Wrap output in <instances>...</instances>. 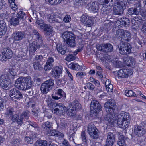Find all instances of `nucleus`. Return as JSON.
Here are the masks:
<instances>
[{
	"mask_svg": "<svg viewBox=\"0 0 146 146\" xmlns=\"http://www.w3.org/2000/svg\"><path fill=\"white\" fill-rule=\"evenodd\" d=\"M14 97L15 99H20L23 97V95L18 90L16 94L14 96Z\"/></svg>",
	"mask_w": 146,
	"mask_h": 146,
	"instance_id": "obj_59",
	"label": "nucleus"
},
{
	"mask_svg": "<svg viewBox=\"0 0 146 146\" xmlns=\"http://www.w3.org/2000/svg\"><path fill=\"white\" fill-rule=\"evenodd\" d=\"M53 66V64L46 62L44 67V69L45 71L49 70L51 69Z\"/></svg>",
	"mask_w": 146,
	"mask_h": 146,
	"instance_id": "obj_56",
	"label": "nucleus"
},
{
	"mask_svg": "<svg viewBox=\"0 0 146 146\" xmlns=\"http://www.w3.org/2000/svg\"><path fill=\"white\" fill-rule=\"evenodd\" d=\"M81 107V105L79 104V102L75 100L72 103L70 108L77 111L80 109Z\"/></svg>",
	"mask_w": 146,
	"mask_h": 146,
	"instance_id": "obj_29",
	"label": "nucleus"
},
{
	"mask_svg": "<svg viewBox=\"0 0 146 146\" xmlns=\"http://www.w3.org/2000/svg\"><path fill=\"white\" fill-rule=\"evenodd\" d=\"M53 66V64L46 62L44 67V69L45 71L49 70L51 69Z\"/></svg>",
	"mask_w": 146,
	"mask_h": 146,
	"instance_id": "obj_55",
	"label": "nucleus"
},
{
	"mask_svg": "<svg viewBox=\"0 0 146 146\" xmlns=\"http://www.w3.org/2000/svg\"><path fill=\"white\" fill-rule=\"evenodd\" d=\"M25 34L23 32L18 31L15 32L13 34V39L14 41H20L24 37Z\"/></svg>",
	"mask_w": 146,
	"mask_h": 146,
	"instance_id": "obj_17",
	"label": "nucleus"
},
{
	"mask_svg": "<svg viewBox=\"0 0 146 146\" xmlns=\"http://www.w3.org/2000/svg\"><path fill=\"white\" fill-rule=\"evenodd\" d=\"M103 51L105 52H110L112 51L113 50V46L110 43L103 44Z\"/></svg>",
	"mask_w": 146,
	"mask_h": 146,
	"instance_id": "obj_28",
	"label": "nucleus"
},
{
	"mask_svg": "<svg viewBox=\"0 0 146 146\" xmlns=\"http://www.w3.org/2000/svg\"><path fill=\"white\" fill-rule=\"evenodd\" d=\"M131 118L129 114L123 111L117 115V121L119 127L123 128H127L130 123Z\"/></svg>",
	"mask_w": 146,
	"mask_h": 146,
	"instance_id": "obj_3",
	"label": "nucleus"
},
{
	"mask_svg": "<svg viewBox=\"0 0 146 146\" xmlns=\"http://www.w3.org/2000/svg\"><path fill=\"white\" fill-rule=\"evenodd\" d=\"M124 32V30L122 29H119L116 31L115 34L116 37L117 38H121V40L122 42L123 41H122V36Z\"/></svg>",
	"mask_w": 146,
	"mask_h": 146,
	"instance_id": "obj_37",
	"label": "nucleus"
},
{
	"mask_svg": "<svg viewBox=\"0 0 146 146\" xmlns=\"http://www.w3.org/2000/svg\"><path fill=\"white\" fill-rule=\"evenodd\" d=\"M47 141L46 140H37L35 143V146H47Z\"/></svg>",
	"mask_w": 146,
	"mask_h": 146,
	"instance_id": "obj_38",
	"label": "nucleus"
},
{
	"mask_svg": "<svg viewBox=\"0 0 146 146\" xmlns=\"http://www.w3.org/2000/svg\"><path fill=\"white\" fill-rule=\"evenodd\" d=\"M69 67L73 70H81L83 69L82 66L79 65L78 63H72L69 64Z\"/></svg>",
	"mask_w": 146,
	"mask_h": 146,
	"instance_id": "obj_30",
	"label": "nucleus"
},
{
	"mask_svg": "<svg viewBox=\"0 0 146 146\" xmlns=\"http://www.w3.org/2000/svg\"><path fill=\"white\" fill-rule=\"evenodd\" d=\"M91 138L93 139H96L99 137L98 131L97 129L92 130L88 133Z\"/></svg>",
	"mask_w": 146,
	"mask_h": 146,
	"instance_id": "obj_32",
	"label": "nucleus"
},
{
	"mask_svg": "<svg viewBox=\"0 0 146 146\" xmlns=\"http://www.w3.org/2000/svg\"><path fill=\"white\" fill-rule=\"evenodd\" d=\"M3 52L0 56V60L2 61H6L8 59H10L12 56L13 52L9 48L3 49Z\"/></svg>",
	"mask_w": 146,
	"mask_h": 146,
	"instance_id": "obj_10",
	"label": "nucleus"
},
{
	"mask_svg": "<svg viewBox=\"0 0 146 146\" xmlns=\"http://www.w3.org/2000/svg\"><path fill=\"white\" fill-rule=\"evenodd\" d=\"M66 108L61 103L57 104L52 110V112L58 115H61L65 114Z\"/></svg>",
	"mask_w": 146,
	"mask_h": 146,
	"instance_id": "obj_8",
	"label": "nucleus"
},
{
	"mask_svg": "<svg viewBox=\"0 0 146 146\" xmlns=\"http://www.w3.org/2000/svg\"><path fill=\"white\" fill-rule=\"evenodd\" d=\"M115 140L114 134L111 132H108L105 146H112L115 142Z\"/></svg>",
	"mask_w": 146,
	"mask_h": 146,
	"instance_id": "obj_15",
	"label": "nucleus"
},
{
	"mask_svg": "<svg viewBox=\"0 0 146 146\" xmlns=\"http://www.w3.org/2000/svg\"><path fill=\"white\" fill-rule=\"evenodd\" d=\"M80 21L82 23L85 24V25L87 27H91L92 25V20L88 16L85 15H82V16Z\"/></svg>",
	"mask_w": 146,
	"mask_h": 146,
	"instance_id": "obj_20",
	"label": "nucleus"
},
{
	"mask_svg": "<svg viewBox=\"0 0 146 146\" xmlns=\"http://www.w3.org/2000/svg\"><path fill=\"white\" fill-rule=\"evenodd\" d=\"M33 84L31 77L29 76L20 77L15 81V86L21 90H25L30 88Z\"/></svg>",
	"mask_w": 146,
	"mask_h": 146,
	"instance_id": "obj_2",
	"label": "nucleus"
},
{
	"mask_svg": "<svg viewBox=\"0 0 146 146\" xmlns=\"http://www.w3.org/2000/svg\"><path fill=\"white\" fill-rule=\"evenodd\" d=\"M54 80L50 79L44 82L40 87L42 93L44 94H47L49 91L51 90L54 86Z\"/></svg>",
	"mask_w": 146,
	"mask_h": 146,
	"instance_id": "obj_5",
	"label": "nucleus"
},
{
	"mask_svg": "<svg viewBox=\"0 0 146 146\" xmlns=\"http://www.w3.org/2000/svg\"><path fill=\"white\" fill-rule=\"evenodd\" d=\"M146 130L142 123L139 125H135L134 127V133L137 137H140L143 136L146 133Z\"/></svg>",
	"mask_w": 146,
	"mask_h": 146,
	"instance_id": "obj_9",
	"label": "nucleus"
},
{
	"mask_svg": "<svg viewBox=\"0 0 146 146\" xmlns=\"http://www.w3.org/2000/svg\"><path fill=\"white\" fill-rule=\"evenodd\" d=\"M50 4L56 5L60 3L62 0H45Z\"/></svg>",
	"mask_w": 146,
	"mask_h": 146,
	"instance_id": "obj_49",
	"label": "nucleus"
},
{
	"mask_svg": "<svg viewBox=\"0 0 146 146\" xmlns=\"http://www.w3.org/2000/svg\"><path fill=\"white\" fill-rule=\"evenodd\" d=\"M0 85L3 89L7 90L11 87L10 82L8 79L4 75L0 77Z\"/></svg>",
	"mask_w": 146,
	"mask_h": 146,
	"instance_id": "obj_11",
	"label": "nucleus"
},
{
	"mask_svg": "<svg viewBox=\"0 0 146 146\" xmlns=\"http://www.w3.org/2000/svg\"><path fill=\"white\" fill-rule=\"evenodd\" d=\"M21 117L23 119H28L29 117V112L27 110H26L23 112L21 115Z\"/></svg>",
	"mask_w": 146,
	"mask_h": 146,
	"instance_id": "obj_48",
	"label": "nucleus"
},
{
	"mask_svg": "<svg viewBox=\"0 0 146 146\" xmlns=\"http://www.w3.org/2000/svg\"><path fill=\"white\" fill-rule=\"evenodd\" d=\"M56 48L59 53L63 55L66 52L67 48L65 45L58 43L56 44Z\"/></svg>",
	"mask_w": 146,
	"mask_h": 146,
	"instance_id": "obj_23",
	"label": "nucleus"
},
{
	"mask_svg": "<svg viewBox=\"0 0 146 146\" xmlns=\"http://www.w3.org/2000/svg\"><path fill=\"white\" fill-rule=\"evenodd\" d=\"M41 29L45 32L44 33L46 36H49L51 34L52 35L53 33V28L50 25L45 23Z\"/></svg>",
	"mask_w": 146,
	"mask_h": 146,
	"instance_id": "obj_16",
	"label": "nucleus"
},
{
	"mask_svg": "<svg viewBox=\"0 0 146 146\" xmlns=\"http://www.w3.org/2000/svg\"><path fill=\"white\" fill-rule=\"evenodd\" d=\"M62 68L60 66H55L52 69L50 73L54 78H58L62 74Z\"/></svg>",
	"mask_w": 146,
	"mask_h": 146,
	"instance_id": "obj_12",
	"label": "nucleus"
},
{
	"mask_svg": "<svg viewBox=\"0 0 146 146\" xmlns=\"http://www.w3.org/2000/svg\"><path fill=\"white\" fill-rule=\"evenodd\" d=\"M86 85L84 87L85 89L88 88L90 90H93L95 88L94 85L90 82L86 83Z\"/></svg>",
	"mask_w": 146,
	"mask_h": 146,
	"instance_id": "obj_51",
	"label": "nucleus"
},
{
	"mask_svg": "<svg viewBox=\"0 0 146 146\" xmlns=\"http://www.w3.org/2000/svg\"><path fill=\"white\" fill-rule=\"evenodd\" d=\"M76 37L74 35V36L71 37L70 39H68L66 41V44L67 46L70 47H74L76 45V43L75 41Z\"/></svg>",
	"mask_w": 146,
	"mask_h": 146,
	"instance_id": "obj_24",
	"label": "nucleus"
},
{
	"mask_svg": "<svg viewBox=\"0 0 146 146\" xmlns=\"http://www.w3.org/2000/svg\"><path fill=\"white\" fill-rule=\"evenodd\" d=\"M10 21L12 25L14 26H16L19 24V20L16 16L11 18L10 19Z\"/></svg>",
	"mask_w": 146,
	"mask_h": 146,
	"instance_id": "obj_36",
	"label": "nucleus"
},
{
	"mask_svg": "<svg viewBox=\"0 0 146 146\" xmlns=\"http://www.w3.org/2000/svg\"><path fill=\"white\" fill-rule=\"evenodd\" d=\"M17 16L19 19V20H23L26 19L27 16L25 13L24 12L20 11L17 13Z\"/></svg>",
	"mask_w": 146,
	"mask_h": 146,
	"instance_id": "obj_42",
	"label": "nucleus"
},
{
	"mask_svg": "<svg viewBox=\"0 0 146 146\" xmlns=\"http://www.w3.org/2000/svg\"><path fill=\"white\" fill-rule=\"evenodd\" d=\"M46 101L47 103L48 106L50 107H53L56 104V103L53 102L52 99L51 98L48 97L46 98Z\"/></svg>",
	"mask_w": 146,
	"mask_h": 146,
	"instance_id": "obj_43",
	"label": "nucleus"
},
{
	"mask_svg": "<svg viewBox=\"0 0 146 146\" xmlns=\"http://www.w3.org/2000/svg\"><path fill=\"white\" fill-rule=\"evenodd\" d=\"M128 139L123 137H119L117 144L119 146H126L128 144Z\"/></svg>",
	"mask_w": 146,
	"mask_h": 146,
	"instance_id": "obj_27",
	"label": "nucleus"
},
{
	"mask_svg": "<svg viewBox=\"0 0 146 146\" xmlns=\"http://www.w3.org/2000/svg\"><path fill=\"white\" fill-rule=\"evenodd\" d=\"M53 124L52 122L47 121L43 123L42 125L41 126L42 128L45 130H47L52 128Z\"/></svg>",
	"mask_w": 146,
	"mask_h": 146,
	"instance_id": "obj_35",
	"label": "nucleus"
},
{
	"mask_svg": "<svg viewBox=\"0 0 146 146\" xmlns=\"http://www.w3.org/2000/svg\"><path fill=\"white\" fill-rule=\"evenodd\" d=\"M32 34L33 37H35L37 40V41H39L40 44H39L40 46H43V40L41 35L40 34L38 31L36 29H34L32 30Z\"/></svg>",
	"mask_w": 146,
	"mask_h": 146,
	"instance_id": "obj_21",
	"label": "nucleus"
},
{
	"mask_svg": "<svg viewBox=\"0 0 146 146\" xmlns=\"http://www.w3.org/2000/svg\"><path fill=\"white\" fill-rule=\"evenodd\" d=\"M117 73L118 77L123 78L128 77L132 74L130 70L127 69H120Z\"/></svg>",
	"mask_w": 146,
	"mask_h": 146,
	"instance_id": "obj_13",
	"label": "nucleus"
},
{
	"mask_svg": "<svg viewBox=\"0 0 146 146\" xmlns=\"http://www.w3.org/2000/svg\"><path fill=\"white\" fill-rule=\"evenodd\" d=\"M63 21L66 23H68L71 20V18L70 15H66L63 19Z\"/></svg>",
	"mask_w": 146,
	"mask_h": 146,
	"instance_id": "obj_64",
	"label": "nucleus"
},
{
	"mask_svg": "<svg viewBox=\"0 0 146 146\" xmlns=\"http://www.w3.org/2000/svg\"><path fill=\"white\" fill-rule=\"evenodd\" d=\"M40 44V42L39 41L37 42L33 41L32 43L29 44V50L30 52L34 53L36 51L40 48H43L45 46V45L43 42V46H40L39 44Z\"/></svg>",
	"mask_w": 146,
	"mask_h": 146,
	"instance_id": "obj_14",
	"label": "nucleus"
},
{
	"mask_svg": "<svg viewBox=\"0 0 146 146\" xmlns=\"http://www.w3.org/2000/svg\"><path fill=\"white\" fill-rule=\"evenodd\" d=\"M132 48L129 43H123L120 45L119 52L123 55H127L131 52Z\"/></svg>",
	"mask_w": 146,
	"mask_h": 146,
	"instance_id": "obj_7",
	"label": "nucleus"
},
{
	"mask_svg": "<svg viewBox=\"0 0 146 146\" xmlns=\"http://www.w3.org/2000/svg\"><path fill=\"white\" fill-rule=\"evenodd\" d=\"M86 135L85 132L84 131H82L81 136L82 140V141L85 142L86 143L87 140L86 139Z\"/></svg>",
	"mask_w": 146,
	"mask_h": 146,
	"instance_id": "obj_63",
	"label": "nucleus"
},
{
	"mask_svg": "<svg viewBox=\"0 0 146 146\" xmlns=\"http://www.w3.org/2000/svg\"><path fill=\"white\" fill-rule=\"evenodd\" d=\"M25 140L27 143L32 144L33 143V139L31 137L27 136L25 138Z\"/></svg>",
	"mask_w": 146,
	"mask_h": 146,
	"instance_id": "obj_61",
	"label": "nucleus"
},
{
	"mask_svg": "<svg viewBox=\"0 0 146 146\" xmlns=\"http://www.w3.org/2000/svg\"><path fill=\"white\" fill-rule=\"evenodd\" d=\"M43 59V56L42 55H36L33 60L34 62H39Z\"/></svg>",
	"mask_w": 146,
	"mask_h": 146,
	"instance_id": "obj_54",
	"label": "nucleus"
},
{
	"mask_svg": "<svg viewBox=\"0 0 146 146\" xmlns=\"http://www.w3.org/2000/svg\"><path fill=\"white\" fill-rule=\"evenodd\" d=\"M56 94L60 97H64L65 96V93L61 89H58L56 90Z\"/></svg>",
	"mask_w": 146,
	"mask_h": 146,
	"instance_id": "obj_52",
	"label": "nucleus"
},
{
	"mask_svg": "<svg viewBox=\"0 0 146 146\" xmlns=\"http://www.w3.org/2000/svg\"><path fill=\"white\" fill-rule=\"evenodd\" d=\"M141 1H136L135 3L134 7L128 9V13L131 15H137L141 11Z\"/></svg>",
	"mask_w": 146,
	"mask_h": 146,
	"instance_id": "obj_6",
	"label": "nucleus"
},
{
	"mask_svg": "<svg viewBox=\"0 0 146 146\" xmlns=\"http://www.w3.org/2000/svg\"><path fill=\"white\" fill-rule=\"evenodd\" d=\"M18 90L15 88H13L11 89L9 92V95L10 96H15V94H16V93Z\"/></svg>",
	"mask_w": 146,
	"mask_h": 146,
	"instance_id": "obj_60",
	"label": "nucleus"
},
{
	"mask_svg": "<svg viewBox=\"0 0 146 146\" xmlns=\"http://www.w3.org/2000/svg\"><path fill=\"white\" fill-rule=\"evenodd\" d=\"M46 134L48 136H55L59 137H62L64 135L62 133L58 131L50 129L47 131Z\"/></svg>",
	"mask_w": 146,
	"mask_h": 146,
	"instance_id": "obj_19",
	"label": "nucleus"
},
{
	"mask_svg": "<svg viewBox=\"0 0 146 146\" xmlns=\"http://www.w3.org/2000/svg\"><path fill=\"white\" fill-rule=\"evenodd\" d=\"M35 106L34 104H32V106L33 107V109H32V114L33 115L36 116L38 115V111L35 108H33V107Z\"/></svg>",
	"mask_w": 146,
	"mask_h": 146,
	"instance_id": "obj_62",
	"label": "nucleus"
},
{
	"mask_svg": "<svg viewBox=\"0 0 146 146\" xmlns=\"http://www.w3.org/2000/svg\"><path fill=\"white\" fill-rule=\"evenodd\" d=\"M88 10L91 11L93 12H97L98 10V6L96 2H91L88 4Z\"/></svg>",
	"mask_w": 146,
	"mask_h": 146,
	"instance_id": "obj_22",
	"label": "nucleus"
},
{
	"mask_svg": "<svg viewBox=\"0 0 146 146\" xmlns=\"http://www.w3.org/2000/svg\"><path fill=\"white\" fill-rule=\"evenodd\" d=\"M45 18L48 20L50 23H55L56 18L53 15L50 14L45 13L44 15Z\"/></svg>",
	"mask_w": 146,
	"mask_h": 146,
	"instance_id": "obj_33",
	"label": "nucleus"
},
{
	"mask_svg": "<svg viewBox=\"0 0 146 146\" xmlns=\"http://www.w3.org/2000/svg\"><path fill=\"white\" fill-rule=\"evenodd\" d=\"M87 128L88 133L97 129L92 123H90L88 125Z\"/></svg>",
	"mask_w": 146,
	"mask_h": 146,
	"instance_id": "obj_50",
	"label": "nucleus"
},
{
	"mask_svg": "<svg viewBox=\"0 0 146 146\" xmlns=\"http://www.w3.org/2000/svg\"><path fill=\"white\" fill-rule=\"evenodd\" d=\"M76 111L71 108L68 109L66 111L67 115L70 117H72L74 116L76 114Z\"/></svg>",
	"mask_w": 146,
	"mask_h": 146,
	"instance_id": "obj_44",
	"label": "nucleus"
},
{
	"mask_svg": "<svg viewBox=\"0 0 146 146\" xmlns=\"http://www.w3.org/2000/svg\"><path fill=\"white\" fill-rule=\"evenodd\" d=\"M33 66L35 70H41L43 69V68L42 65L40 64L39 62H35L33 63Z\"/></svg>",
	"mask_w": 146,
	"mask_h": 146,
	"instance_id": "obj_47",
	"label": "nucleus"
},
{
	"mask_svg": "<svg viewBox=\"0 0 146 146\" xmlns=\"http://www.w3.org/2000/svg\"><path fill=\"white\" fill-rule=\"evenodd\" d=\"M7 29L5 22L3 20H0V32L5 31Z\"/></svg>",
	"mask_w": 146,
	"mask_h": 146,
	"instance_id": "obj_41",
	"label": "nucleus"
},
{
	"mask_svg": "<svg viewBox=\"0 0 146 146\" xmlns=\"http://www.w3.org/2000/svg\"><path fill=\"white\" fill-rule=\"evenodd\" d=\"M133 57H130L126 58L125 62L127 66H133L135 65V62Z\"/></svg>",
	"mask_w": 146,
	"mask_h": 146,
	"instance_id": "obj_31",
	"label": "nucleus"
},
{
	"mask_svg": "<svg viewBox=\"0 0 146 146\" xmlns=\"http://www.w3.org/2000/svg\"><path fill=\"white\" fill-rule=\"evenodd\" d=\"M90 106L91 110H94L97 111H100L101 110L100 104L96 100H94L92 101Z\"/></svg>",
	"mask_w": 146,
	"mask_h": 146,
	"instance_id": "obj_18",
	"label": "nucleus"
},
{
	"mask_svg": "<svg viewBox=\"0 0 146 146\" xmlns=\"http://www.w3.org/2000/svg\"><path fill=\"white\" fill-rule=\"evenodd\" d=\"M75 58L72 54L68 55L66 58L65 60L67 61H70L74 60Z\"/></svg>",
	"mask_w": 146,
	"mask_h": 146,
	"instance_id": "obj_58",
	"label": "nucleus"
},
{
	"mask_svg": "<svg viewBox=\"0 0 146 146\" xmlns=\"http://www.w3.org/2000/svg\"><path fill=\"white\" fill-rule=\"evenodd\" d=\"M128 21V19L126 18L123 17L118 20L116 22V25L118 27L125 26L126 24V21Z\"/></svg>",
	"mask_w": 146,
	"mask_h": 146,
	"instance_id": "obj_26",
	"label": "nucleus"
},
{
	"mask_svg": "<svg viewBox=\"0 0 146 146\" xmlns=\"http://www.w3.org/2000/svg\"><path fill=\"white\" fill-rule=\"evenodd\" d=\"M126 4L127 2L125 0L115 3L113 8V14L118 15H121L125 9Z\"/></svg>",
	"mask_w": 146,
	"mask_h": 146,
	"instance_id": "obj_4",
	"label": "nucleus"
},
{
	"mask_svg": "<svg viewBox=\"0 0 146 146\" xmlns=\"http://www.w3.org/2000/svg\"><path fill=\"white\" fill-rule=\"evenodd\" d=\"M125 95L128 97H135L136 94L131 90H126L125 92Z\"/></svg>",
	"mask_w": 146,
	"mask_h": 146,
	"instance_id": "obj_45",
	"label": "nucleus"
},
{
	"mask_svg": "<svg viewBox=\"0 0 146 146\" xmlns=\"http://www.w3.org/2000/svg\"><path fill=\"white\" fill-rule=\"evenodd\" d=\"M75 133V132L74 130L70 129L68 136L70 141H74Z\"/></svg>",
	"mask_w": 146,
	"mask_h": 146,
	"instance_id": "obj_40",
	"label": "nucleus"
},
{
	"mask_svg": "<svg viewBox=\"0 0 146 146\" xmlns=\"http://www.w3.org/2000/svg\"><path fill=\"white\" fill-rule=\"evenodd\" d=\"M104 107L106 111L108 113L105 118L106 120H107L108 123L111 125H114L116 123V121L114 119V116L115 115V112L116 105L114 100L106 102L104 105Z\"/></svg>",
	"mask_w": 146,
	"mask_h": 146,
	"instance_id": "obj_1",
	"label": "nucleus"
},
{
	"mask_svg": "<svg viewBox=\"0 0 146 146\" xmlns=\"http://www.w3.org/2000/svg\"><path fill=\"white\" fill-rule=\"evenodd\" d=\"M14 112V108H13L9 107L7 109L5 113V115L7 117H10L13 115Z\"/></svg>",
	"mask_w": 146,
	"mask_h": 146,
	"instance_id": "obj_34",
	"label": "nucleus"
},
{
	"mask_svg": "<svg viewBox=\"0 0 146 146\" xmlns=\"http://www.w3.org/2000/svg\"><path fill=\"white\" fill-rule=\"evenodd\" d=\"M112 62L115 66L117 68H119L121 66V62L116 59L113 60Z\"/></svg>",
	"mask_w": 146,
	"mask_h": 146,
	"instance_id": "obj_53",
	"label": "nucleus"
},
{
	"mask_svg": "<svg viewBox=\"0 0 146 146\" xmlns=\"http://www.w3.org/2000/svg\"><path fill=\"white\" fill-rule=\"evenodd\" d=\"M74 36V34L72 32L65 31L62 34V37L64 39V42H66L68 39H70L72 37Z\"/></svg>",
	"mask_w": 146,
	"mask_h": 146,
	"instance_id": "obj_25",
	"label": "nucleus"
},
{
	"mask_svg": "<svg viewBox=\"0 0 146 146\" xmlns=\"http://www.w3.org/2000/svg\"><path fill=\"white\" fill-rule=\"evenodd\" d=\"M53 66V64L46 62L44 67V69L45 71L49 70L51 69Z\"/></svg>",
	"mask_w": 146,
	"mask_h": 146,
	"instance_id": "obj_57",
	"label": "nucleus"
},
{
	"mask_svg": "<svg viewBox=\"0 0 146 146\" xmlns=\"http://www.w3.org/2000/svg\"><path fill=\"white\" fill-rule=\"evenodd\" d=\"M111 11V9L103 7L102 9L101 13L104 15H106Z\"/></svg>",
	"mask_w": 146,
	"mask_h": 146,
	"instance_id": "obj_46",
	"label": "nucleus"
},
{
	"mask_svg": "<svg viewBox=\"0 0 146 146\" xmlns=\"http://www.w3.org/2000/svg\"><path fill=\"white\" fill-rule=\"evenodd\" d=\"M131 37L130 33L127 31H124V33L122 36V39L128 41L130 40Z\"/></svg>",
	"mask_w": 146,
	"mask_h": 146,
	"instance_id": "obj_39",
	"label": "nucleus"
}]
</instances>
